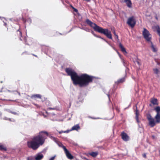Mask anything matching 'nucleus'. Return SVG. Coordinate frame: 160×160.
<instances>
[{
  "mask_svg": "<svg viewBox=\"0 0 160 160\" xmlns=\"http://www.w3.org/2000/svg\"><path fill=\"white\" fill-rule=\"evenodd\" d=\"M65 71L68 75L71 77V79L74 85H78L80 87L88 86L90 83L92 82L94 77L86 73L82 74L80 75L70 68H66Z\"/></svg>",
  "mask_w": 160,
  "mask_h": 160,
  "instance_id": "nucleus-1",
  "label": "nucleus"
},
{
  "mask_svg": "<svg viewBox=\"0 0 160 160\" xmlns=\"http://www.w3.org/2000/svg\"><path fill=\"white\" fill-rule=\"evenodd\" d=\"M48 135V132L46 131L40 132L38 135L34 136L30 140L27 142L28 147L33 150H37L44 143Z\"/></svg>",
  "mask_w": 160,
  "mask_h": 160,
  "instance_id": "nucleus-2",
  "label": "nucleus"
},
{
  "mask_svg": "<svg viewBox=\"0 0 160 160\" xmlns=\"http://www.w3.org/2000/svg\"><path fill=\"white\" fill-rule=\"evenodd\" d=\"M86 22L88 25L92 28L95 31L100 33V27L93 22L88 19L86 20Z\"/></svg>",
  "mask_w": 160,
  "mask_h": 160,
  "instance_id": "nucleus-3",
  "label": "nucleus"
},
{
  "mask_svg": "<svg viewBox=\"0 0 160 160\" xmlns=\"http://www.w3.org/2000/svg\"><path fill=\"white\" fill-rule=\"evenodd\" d=\"M142 34L145 39L148 42H151V35L149 32L145 28H143Z\"/></svg>",
  "mask_w": 160,
  "mask_h": 160,
  "instance_id": "nucleus-4",
  "label": "nucleus"
},
{
  "mask_svg": "<svg viewBox=\"0 0 160 160\" xmlns=\"http://www.w3.org/2000/svg\"><path fill=\"white\" fill-rule=\"evenodd\" d=\"M127 24L132 28H133L136 23V21L134 16H132L128 18L127 21Z\"/></svg>",
  "mask_w": 160,
  "mask_h": 160,
  "instance_id": "nucleus-5",
  "label": "nucleus"
},
{
  "mask_svg": "<svg viewBox=\"0 0 160 160\" xmlns=\"http://www.w3.org/2000/svg\"><path fill=\"white\" fill-rule=\"evenodd\" d=\"M101 33L103 34L109 39H112V35L110 31L107 29H103L101 28Z\"/></svg>",
  "mask_w": 160,
  "mask_h": 160,
  "instance_id": "nucleus-6",
  "label": "nucleus"
},
{
  "mask_svg": "<svg viewBox=\"0 0 160 160\" xmlns=\"http://www.w3.org/2000/svg\"><path fill=\"white\" fill-rule=\"evenodd\" d=\"M147 118L149 121V125L151 127H153L156 123V121L150 115L148 116Z\"/></svg>",
  "mask_w": 160,
  "mask_h": 160,
  "instance_id": "nucleus-7",
  "label": "nucleus"
},
{
  "mask_svg": "<svg viewBox=\"0 0 160 160\" xmlns=\"http://www.w3.org/2000/svg\"><path fill=\"white\" fill-rule=\"evenodd\" d=\"M62 148L65 151V152L67 157L70 159H72L73 158V156L69 152V151L66 148V147L63 146Z\"/></svg>",
  "mask_w": 160,
  "mask_h": 160,
  "instance_id": "nucleus-8",
  "label": "nucleus"
},
{
  "mask_svg": "<svg viewBox=\"0 0 160 160\" xmlns=\"http://www.w3.org/2000/svg\"><path fill=\"white\" fill-rule=\"evenodd\" d=\"M20 26H19V29L15 32L14 35L16 36L19 38L20 40L21 41H22L21 37H22V33L21 31L20 30Z\"/></svg>",
  "mask_w": 160,
  "mask_h": 160,
  "instance_id": "nucleus-9",
  "label": "nucleus"
},
{
  "mask_svg": "<svg viewBox=\"0 0 160 160\" xmlns=\"http://www.w3.org/2000/svg\"><path fill=\"white\" fill-rule=\"evenodd\" d=\"M121 137L122 139L124 141H127L129 140V138L127 133L123 132L121 133Z\"/></svg>",
  "mask_w": 160,
  "mask_h": 160,
  "instance_id": "nucleus-10",
  "label": "nucleus"
},
{
  "mask_svg": "<svg viewBox=\"0 0 160 160\" xmlns=\"http://www.w3.org/2000/svg\"><path fill=\"white\" fill-rule=\"evenodd\" d=\"M114 93V91L113 89L110 90L108 93L107 94V95L109 99V103H111V104H112V103L111 102V100H110V96L113 95Z\"/></svg>",
  "mask_w": 160,
  "mask_h": 160,
  "instance_id": "nucleus-11",
  "label": "nucleus"
},
{
  "mask_svg": "<svg viewBox=\"0 0 160 160\" xmlns=\"http://www.w3.org/2000/svg\"><path fill=\"white\" fill-rule=\"evenodd\" d=\"M120 1L122 2H125L128 8L132 7V2L131 0H120Z\"/></svg>",
  "mask_w": 160,
  "mask_h": 160,
  "instance_id": "nucleus-12",
  "label": "nucleus"
},
{
  "mask_svg": "<svg viewBox=\"0 0 160 160\" xmlns=\"http://www.w3.org/2000/svg\"><path fill=\"white\" fill-rule=\"evenodd\" d=\"M34 157L35 160H41L43 158V155L42 154L38 153Z\"/></svg>",
  "mask_w": 160,
  "mask_h": 160,
  "instance_id": "nucleus-13",
  "label": "nucleus"
},
{
  "mask_svg": "<svg viewBox=\"0 0 160 160\" xmlns=\"http://www.w3.org/2000/svg\"><path fill=\"white\" fill-rule=\"evenodd\" d=\"M154 118L157 123H160V114H157L155 116Z\"/></svg>",
  "mask_w": 160,
  "mask_h": 160,
  "instance_id": "nucleus-14",
  "label": "nucleus"
},
{
  "mask_svg": "<svg viewBox=\"0 0 160 160\" xmlns=\"http://www.w3.org/2000/svg\"><path fill=\"white\" fill-rule=\"evenodd\" d=\"M151 102L153 105H157L158 104V100L156 98H152Z\"/></svg>",
  "mask_w": 160,
  "mask_h": 160,
  "instance_id": "nucleus-15",
  "label": "nucleus"
},
{
  "mask_svg": "<svg viewBox=\"0 0 160 160\" xmlns=\"http://www.w3.org/2000/svg\"><path fill=\"white\" fill-rule=\"evenodd\" d=\"M42 97V96L39 94H36L32 95L31 96V98H32L36 99L37 98H38L41 99Z\"/></svg>",
  "mask_w": 160,
  "mask_h": 160,
  "instance_id": "nucleus-16",
  "label": "nucleus"
},
{
  "mask_svg": "<svg viewBox=\"0 0 160 160\" xmlns=\"http://www.w3.org/2000/svg\"><path fill=\"white\" fill-rule=\"evenodd\" d=\"M80 129V127L79 125V124H77L76 125H75L73 126L71 129L70 130V131L71 130H78V129Z\"/></svg>",
  "mask_w": 160,
  "mask_h": 160,
  "instance_id": "nucleus-17",
  "label": "nucleus"
},
{
  "mask_svg": "<svg viewBox=\"0 0 160 160\" xmlns=\"http://www.w3.org/2000/svg\"><path fill=\"white\" fill-rule=\"evenodd\" d=\"M119 46L120 48L121 51L124 53H127V52L125 48L123 47V45L121 43H119Z\"/></svg>",
  "mask_w": 160,
  "mask_h": 160,
  "instance_id": "nucleus-18",
  "label": "nucleus"
},
{
  "mask_svg": "<svg viewBox=\"0 0 160 160\" xmlns=\"http://www.w3.org/2000/svg\"><path fill=\"white\" fill-rule=\"evenodd\" d=\"M88 155H90L93 157H96L98 154V153L97 152H92L88 154Z\"/></svg>",
  "mask_w": 160,
  "mask_h": 160,
  "instance_id": "nucleus-19",
  "label": "nucleus"
},
{
  "mask_svg": "<svg viewBox=\"0 0 160 160\" xmlns=\"http://www.w3.org/2000/svg\"><path fill=\"white\" fill-rule=\"evenodd\" d=\"M125 81V78H123L118 80L117 82H115V83L117 84H118L119 83H122L124 82Z\"/></svg>",
  "mask_w": 160,
  "mask_h": 160,
  "instance_id": "nucleus-20",
  "label": "nucleus"
},
{
  "mask_svg": "<svg viewBox=\"0 0 160 160\" xmlns=\"http://www.w3.org/2000/svg\"><path fill=\"white\" fill-rule=\"evenodd\" d=\"M154 110L156 112L157 114H160V107H157L154 108Z\"/></svg>",
  "mask_w": 160,
  "mask_h": 160,
  "instance_id": "nucleus-21",
  "label": "nucleus"
},
{
  "mask_svg": "<svg viewBox=\"0 0 160 160\" xmlns=\"http://www.w3.org/2000/svg\"><path fill=\"white\" fill-rule=\"evenodd\" d=\"M22 20L24 23L28 22L29 24H30L32 22L31 20L30 19H28L27 20H26L24 18H23Z\"/></svg>",
  "mask_w": 160,
  "mask_h": 160,
  "instance_id": "nucleus-22",
  "label": "nucleus"
},
{
  "mask_svg": "<svg viewBox=\"0 0 160 160\" xmlns=\"http://www.w3.org/2000/svg\"><path fill=\"white\" fill-rule=\"evenodd\" d=\"M29 39V38L25 37L24 38V40L25 42V43L26 44H27L28 45H29V42L28 41V39Z\"/></svg>",
  "mask_w": 160,
  "mask_h": 160,
  "instance_id": "nucleus-23",
  "label": "nucleus"
},
{
  "mask_svg": "<svg viewBox=\"0 0 160 160\" xmlns=\"http://www.w3.org/2000/svg\"><path fill=\"white\" fill-rule=\"evenodd\" d=\"M150 43H151V48H152V51L153 52H156L157 50H156V48L154 47V46L153 45L152 42H150Z\"/></svg>",
  "mask_w": 160,
  "mask_h": 160,
  "instance_id": "nucleus-24",
  "label": "nucleus"
},
{
  "mask_svg": "<svg viewBox=\"0 0 160 160\" xmlns=\"http://www.w3.org/2000/svg\"><path fill=\"white\" fill-rule=\"evenodd\" d=\"M135 114H136V119L137 120V122H139V121H138V111L137 109L136 111Z\"/></svg>",
  "mask_w": 160,
  "mask_h": 160,
  "instance_id": "nucleus-25",
  "label": "nucleus"
},
{
  "mask_svg": "<svg viewBox=\"0 0 160 160\" xmlns=\"http://www.w3.org/2000/svg\"><path fill=\"white\" fill-rule=\"evenodd\" d=\"M0 150L6 151L7 150V148L6 147H4L2 145H0Z\"/></svg>",
  "mask_w": 160,
  "mask_h": 160,
  "instance_id": "nucleus-26",
  "label": "nucleus"
},
{
  "mask_svg": "<svg viewBox=\"0 0 160 160\" xmlns=\"http://www.w3.org/2000/svg\"><path fill=\"white\" fill-rule=\"evenodd\" d=\"M27 160H35V157L33 156H31L27 158Z\"/></svg>",
  "mask_w": 160,
  "mask_h": 160,
  "instance_id": "nucleus-27",
  "label": "nucleus"
},
{
  "mask_svg": "<svg viewBox=\"0 0 160 160\" xmlns=\"http://www.w3.org/2000/svg\"><path fill=\"white\" fill-rule=\"evenodd\" d=\"M153 71L156 74H158L159 73V71L158 69L155 68L153 69Z\"/></svg>",
  "mask_w": 160,
  "mask_h": 160,
  "instance_id": "nucleus-28",
  "label": "nucleus"
},
{
  "mask_svg": "<svg viewBox=\"0 0 160 160\" xmlns=\"http://www.w3.org/2000/svg\"><path fill=\"white\" fill-rule=\"evenodd\" d=\"M28 9H24L23 10V12L25 14H26L28 13Z\"/></svg>",
  "mask_w": 160,
  "mask_h": 160,
  "instance_id": "nucleus-29",
  "label": "nucleus"
},
{
  "mask_svg": "<svg viewBox=\"0 0 160 160\" xmlns=\"http://www.w3.org/2000/svg\"><path fill=\"white\" fill-rule=\"evenodd\" d=\"M9 112L10 113H11L12 114H14L15 115H17L18 114V113L17 112H13V111H10Z\"/></svg>",
  "mask_w": 160,
  "mask_h": 160,
  "instance_id": "nucleus-30",
  "label": "nucleus"
},
{
  "mask_svg": "<svg viewBox=\"0 0 160 160\" xmlns=\"http://www.w3.org/2000/svg\"><path fill=\"white\" fill-rule=\"evenodd\" d=\"M92 33L96 37H98V38H100V37H99V36H98L96 34H95L94 32L92 31Z\"/></svg>",
  "mask_w": 160,
  "mask_h": 160,
  "instance_id": "nucleus-31",
  "label": "nucleus"
},
{
  "mask_svg": "<svg viewBox=\"0 0 160 160\" xmlns=\"http://www.w3.org/2000/svg\"><path fill=\"white\" fill-rule=\"evenodd\" d=\"M92 33L96 37H98V38H100V37H99V36H98L96 34H95L94 32L92 31Z\"/></svg>",
  "mask_w": 160,
  "mask_h": 160,
  "instance_id": "nucleus-32",
  "label": "nucleus"
},
{
  "mask_svg": "<svg viewBox=\"0 0 160 160\" xmlns=\"http://www.w3.org/2000/svg\"><path fill=\"white\" fill-rule=\"evenodd\" d=\"M33 104V105H35L37 108H40V106H39V105L37 104H36L35 103H32Z\"/></svg>",
  "mask_w": 160,
  "mask_h": 160,
  "instance_id": "nucleus-33",
  "label": "nucleus"
},
{
  "mask_svg": "<svg viewBox=\"0 0 160 160\" xmlns=\"http://www.w3.org/2000/svg\"><path fill=\"white\" fill-rule=\"evenodd\" d=\"M73 9L74 11L76 12H78V10L77 9L75 8L74 7H73Z\"/></svg>",
  "mask_w": 160,
  "mask_h": 160,
  "instance_id": "nucleus-34",
  "label": "nucleus"
},
{
  "mask_svg": "<svg viewBox=\"0 0 160 160\" xmlns=\"http://www.w3.org/2000/svg\"><path fill=\"white\" fill-rule=\"evenodd\" d=\"M46 105H49L50 103V102L49 101H46Z\"/></svg>",
  "mask_w": 160,
  "mask_h": 160,
  "instance_id": "nucleus-35",
  "label": "nucleus"
},
{
  "mask_svg": "<svg viewBox=\"0 0 160 160\" xmlns=\"http://www.w3.org/2000/svg\"><path fill=\"white\" fill-rule=\"evenodd\" d=\"M113 48L117 51L118 54L119 55V57L121 58V55L116 50V49H115V48Z\"/></svg>",
  "mask_w": 160,
  "mask_h": 160,
  "instance_id": "nucleus-36",
  "label": "nucleus"
},
{
  "mask_svg": "<svg viewBox=\"0 0 160 160\" xmlns=\"http://www.w3.org/2000/svg\"><path fill=\"white\" fill-rule=\"evenodd\" d=\"M142 156L143 157L145 158H146V154L144 153L143 155H142Z\"/></svg>",
  "mask_w": 160,
  "mask_h": 160,
  "instance_id": "nucleus-37",
  "label": "nucleus"
},
{
  "mask_svg": "<svg viewBox=\"0 0 160 160\" xmlns=\"http://www.w3.org/2000/svg\"><path fill=\"white\" fill-rule=\"evenodd\" d=\"M55 156L52 157L49 160H54V159H55Z\"/></svg>",
  "mask_w": 160,
  "mask_h": 160,
  "instance_id": "nucleus-38",
  "label": "nucleus"
},
{
  "mask_svg": "<svg viewBox=\"0 0 160 160\" xmlns=\"http://www.w3.org/2000/svg\"><path fill=\"white\" fill-rule=\"evenodd\" d=\"M69 132V131L68 130H67V131H63V133H68Z\"/></svg>",
  "mask_w": 160,
  "mask_h": 160,
  "instance_id": "nucleus-39",
  "label": "nucleus"
},
{
  "mask_svg": "<svg viewBox=\"0 0 160 160\" xmlns=\"http://www.w3.org/2000/svg\"><path fill=\"white\" fill-rule=\"evenodd\" d=\"M32 54L33 56H35V57H37H37H38V56H37V55H35V54Z\"/></svg>",
  "mask_w": 160,
  "mask_h": 160,
  "instance_id": "nucleus-40",
  "label": "nucleus"
},
{
  "mask_svg": "<svg viewBox=\"0 0 160 160\" xmlns=\"http://www.w3.org/2000/svg\"><path fill=\"white\" fill-rule=\"evenodd\" d=\"M62 133H63V131H60L59 132V134H61Z\"/></svg>",
  "mask_w": 160,
  "mask_h": 160,
  "instance_id": "nucleus-41",
  "label": "nucleus"
},
{
  "mask_svg": "<svg viewBox=\"0 0 160 160\" xmlns=\"http://www.w3.org/2000/svg\"><path fill=\"white\" fill-rule=\"evenodd\" d=\"M115 36H116V38H117L118 39V35L116 34V35H115Z\"/></svg>",
  "mask_w": 160,
  "mask_h": 160,
  "instance_id": "nucleus-42",
  "label": "nucleus"
},
{
  "mask_svg": "<svg viewBox=\"0 0 160 160\" xmlns=\"http://www.w3.org/2000/svg\"><path fill=\"white\" fill-rule=\"evenodd\" d=\"M27 52H23V53H22V54H27Z\"/></svg>",
  "mask_w": 160,
  "mask_h": 160,
  "instance_id": "nucleus-43",
  "label": "nucleus"
},
{
  "mask_svg": "<svg viewBox=\"0 0 160 160\" xmlns=\"http://www.w3.org/2000/svg\"><path fill=\"white\" fill-rule=\"evenodd\" d=\"M113 33H114V34L115 35H116V33H115V30L114 31Z\"/></svg>",
  "mask_w": 160,
  "mask_h": 160,
  "instance_id": "nucleus-44",
  "label": "nucleus"
},
{
  "mask_svg": "<svg viewBox=\"0 0 160 160\" xmlns=\"http://www.w3.org/2000/svg\"><path fill=\"white\" fill-rule=\"evenodd\" d=\"M50 110H51V109H54V108H48Z\"/></svg>",
  "mask_w": 160,
  "mask_h": 160,
  "instance_id": "nucleus-45",
  "label": "nucleus"
},
{
  "mask_svg": "<svg viewBox=\"0 0 160 160\" xmlns=\"http://www.w3.org/2000/svg\"><path fill=\"white\" fill-rule=\"evenodd\" d=\"M101 38L103 40H105V41H106L103 38H101Z\"/></svg>",
  "mask_w": 160,
  "mask_h": 160,
  "instance_id": "nucleus-46",
  "label": "nucleus"
},
{
  "mask_svg": "<svg viewBox=\"0 0 160 160\" xmlns=\"http://www.w3.org/2000/svg\"><path fill=\"white\" fill-rule=\"evenodd\" d=\"M71 7L73 9V7L72 5H71Z\"/></svg>",
  "mask_w": 160,
  "mask_h": 160,
  "instance_id": "nucleus-47",
  "label": "nucleus"
},
{
  "mask_svg": "<svg viewBox=\"0 0 160 160\" xmlns=\"http://www.w3.org/2000/svg\"><path fill=\"white\" fill-rule=\"evenodd\" d=\"M2 82H2V81H1V83H2Z\"/></svg>",
  "mask_w": 160,
  "mask_h": 160,
  "instance_id": "nucleus-48",
  "label": "nucleus"
}]
</instances>
